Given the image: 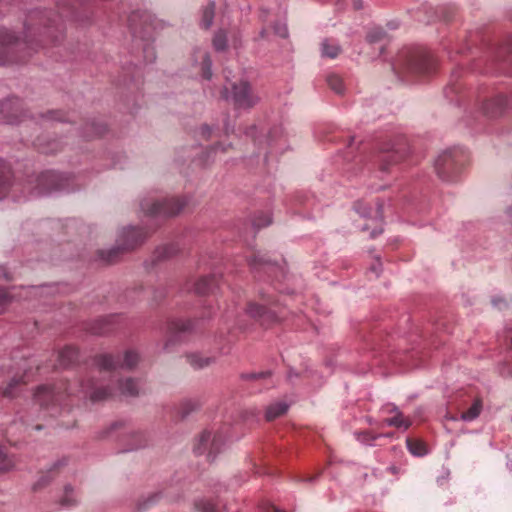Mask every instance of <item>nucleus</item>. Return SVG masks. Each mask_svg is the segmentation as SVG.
I'll use <instances>...</instances> for the list:
<instances>
[{
  "label": "nucleus",
  "mask_w": 512,
  "mask_h": 512,
  "mask_svg": "<svg viewBox=\"0 0 512 512\" xmlns=\"http://www.w3.org/2000/svg\"><path fill=\"white\" fill-rule=\"evenodd\" d=\"M51 12L34 10L31 11L26 18L25 37L20 40L8 29H0V65L21 62L22 58H17L14 53L20 50L27 49L29 51H37L40 47L38 42L35 41L36 32L39 31L40 26H44L47 34L53 35L52 42L56 43L63 37V30L60 25L56 23V19L51 17Z\"/></svg>",
  "instance_id": "f257e3e1"
},
{
  "label": "nucleus",
  "mask_w": 512,
  "mask_h": 512,
  "mask_svg": "<svg viewBox=\"0 0 512 512\" xmlns=\"http://www.w3.org/2000/svg\"><path fill=\"white\" fill-rule=\"evenodd\" d=\"M148 234L142 228L127 227L120 233L117 243L109 250H99L97 255L98 259L106 265L117 263L124 254L132 251L140 246Z\"/></svg>",
  "instance_id": "f03ea898"
},
{
  "label": "nucleus",
  "mask_w": 512,
  "mask_h": 512,
  "mask_svg": "<svg viewBox=\"0 0 512 512\" xmlns=\"http://www.w3.org/2000/svg\"><path fill=\"white\" fill-rule=\"evenodd\" d=\"M187 203L188 201L184 197H172L156 201L144 199L141 201L140 207L147 216L172 217L179 214Z\"/></svg>",
  "instance_id": "7ed1b4c3"
},
{
  "label": "nucleus",
  "mask_w": 512,
  "mask_h": 512,
  "mask_svg": "<svg viewBox=\"0 0 512 512\" xmlns=\"http://www.w3.org/2000/svg\"><path fill=\"white\" fill-rule=\"evenodd\" d=\"M464 160V153L460 149H449L438 156L435 161V170L443 181H454L459 175Z\"/></svg>",
  "instance_id": "20e7f679"
},
{
  "label": "nucleus",
  "mask_w": 512,
  "mask_h": 512,
  "mask_svg": "<svg viewBox=\"0 0 512 512\" xmlns=\"http://www.w3.org/2000/svg\"><path fill=\"white\" fill-rule=\"evenodd\" d=\"M222 96L226 100H230L236 109H251L259 102V97L247 81L232 83L231 91L224 88Z\"/></svg>",
  "instance_id": "39448f33"
},
{
  "label": "nucleus",
  "mask_w": 512,
  "mask_h": 512,
  "mask_svg": "<svg viewBox=\"0 0 512 512\" xmlns=\"http://www.w3.org/2000/svg\"><path fill=\"white\" fill-rule=\"evenodd\" d=\"M400 61L407 72L419 75L429 73L434 66L431 55L421 48L403 51Z\"/></svg>",
  "instance_id": "423d86ee"
},
{
  "label": "nucleus",
  "mask_w": 512,
  "mask_h": 512,
  "mask_svg": "<svg viewBox=\"0 0 512 512\" xmlns=\"http://www.w3.org/2000/svg\"><path fill=\"white\" fill-rule=\"evenodd\" d=\"M139 354L134 350H127L124 359L121 361L120 356L112 354H101L95 357L94 363L100 371H111L118 368L131 370L139 363Z\"/></svg>",
  "instance_id": "0eeeda50"
},
{
  "label": "nucleus",
  "mask_w": 512,
  "mask_h": 512,
  "mask_svg": "<svg viewBox=\"0 0 512 512\" xmlns=\"http://www.w3.org/2000/svg\"><path fill=\"white\" fill-rule=\"evenodd\" d=\"M223 445L224 441L220 434H213L211 431L204 430L197 439L193 450L197 455L207 453V460L213 462Z\"/></svg>",
  "instance_id": "6e6552de"
},
{
  "label": "nucleus",
  "mask_w": 512,
  "mask_h": 512,
  "mask_svg": "<svg viewBox=\"0 0 512 512\" xmlns=\"http://www.w3.org/2000/svg\"><path fill=\"white\" fill-rule=\"evenodd\" d=\"M24 116V110L19 98H7L0 103V122L17 124Z\"/></svg>",
  "instance_id": "1a4fd4ad"
},
{
  "label": "nucleus",
  "mask_w": 512,
  "mask_h": 512,
  "mask_svg": "<svg viewBox=\"0 0 512 512\" xmlns=\"http://www.w3.org/2000/svg\"><path fill=\"white\" fill-rule=\"evenodd\" d=\"M62 186V176L55 171H45L37 177V188L39 193H47L53 190H58Z\"/></svg>",
  "instance_id": "9d476101"
},
{
  "label": "nucleus",
  "mask_w": 512,
  "mask_h": 512,
  "mask_svg": "<svg viewBox=\"0 0 512 512\" xmlns=\"http://www.w3.org/2000/svg\"><path fill=\"white\" fill-rule=\"evenodd\" d=\"M83 391L89 395L91 402H101L113 397V390L109 386H97L96 383L89 379L86 383L82 384Z\"/></svg>",
  "instance_id": "9b49d317"
},
{
  "label": "nucleus",
  "mask_w": 512,
  "mask_h": 512,
  "mask_svg": "<svg viewBox=\"0 0 512 512\" xmlns=\"http://www.w3.org/2000/svg\"><path fill=\"white\" fill-rule=\"evenodd\" d=\"M249 265L255 273L264 272L269 276L281 270L280 266L276 262H273L261 255H254L249 260Z\"/></svg>",
  "instance_id": "f8f14e48"
},
{
  "label": "nucleus",
  "mask_w": 512,
  "mask_h": 512,
  "mask_svg": "<svg viewBox=\"0 0 512 512\" xmlns=\"http://www.w3.org/2000/svg\"><path fill=\"white\" fill-rule=\"evenodd\" d=\"M34 401L41 407H48L50 404L59 402L60 396L52 387L41 385L37 387L34 393Z\"/></svg>",
  "instance_id": "ddd939ff"
},
{
  "label": "nucleus",
  "mask_w": 512,
  "mask_h": 512,
  "mask_svg": "<svg viewBox=\"0 0 512 512\" xmlns=\"http://www.w3.org/2000/svg\"><path fill=\"white\" fill-rule=\"evenodd\" d=\"M507 107L508 99L504 95H497L484 103L483 111L487 116L494 118L501 115Z\"/></svg>",
  "instance_id": "4468645a"
},
{
  "label": "nucleus",
  "mask_w": 512,
  "mask_h": 512,
  "mask_svg": "<svg viewBox=\"0 0 512 512\" xmlns=\"http://www.w3.org/2000/svg\"><path fill=\"white\" fill-rule=\"evenodd\" d=\"M67 464L65 458L57 460L48 470L43 473L33 485V490H39L47 486L55 477V473Z\"/></svg>",
  "instance_id": "2eb2a0df"
},
{
  "label": "nucleus",
  "mask_w": 512,
  "mask_h": 512,
  "mask_svg": "<svg viewBox=\"0 0 512 512\" xmlns=\"http://www.w3.org/2000/svg\"><path fill=\"white\" fill-rule=\"evenodd\" d=\"M219 285V277L208 275L199 278L194 284V291L198 295H206L213 292Z\"/></svg>",
  "instance_id": "dca6fc26"
},
{
  "label": "nucleus",
  "mask_w": 512,
  "mask_h": 512,
  "mask_svg": "<svg viewBox=\"0 0 512 512\" xmlns=\"http://www.w3.org/2000/svg\"><path fill=\"white\" fill-rule=\"evenodd\" d=\"M246 312L252 318L260 320L262 324H266L275 318L274 313L266 306L255 303H250L246 308Z\"/></svg>",
  "instance_id": "f3484780"
},
{
  "label": "nucleus",
  "mask_w": 512,
  "mask_h": 512,
  "mask_svg": "<svg viewBox=\"0 0 512 512\" xmlns=\"http://www.w3.org/2000/svg\"><path fill=\"white\" fill-rule=\"evenodd\" d=\"M114 316L104 317L96 320L90 328L95 335H105L113 331Z\"/></svg>",
  "instance_id": "a211bd4d"
},
{
  "label": "nucleus",
  "mask_w": 512,
  "mask_h": 512,
  "mask_svg": "<svg viewBox=\"0 0 512 512\" xmlns=\"http://www.w3.org/2000/svg\"><path fill=\"white\" fill-rule=\"evenodd\" d=\"M403 159V155L396 151H388L381 155L380 158V170L383 172H388L390 166L399 163Z\"/></svg>",
  "instance_id": "6ab92c4d"
},
{
  "label": "nucleus",
  "mask_w": 512,
  "mask_h": 512,
  "mask_svg": "<svg viewBox=\"0 0 512 512\" xmlns=\"http://www.w3.org/2000/svg\"><path fill=\"white\" fill-rule=\"evenodd\" d=\"M78 359V350L74 347L63 348L58 355L59 365L62 367H68L75 363Z\"/></svg>",
  "instance_id": "aec40b11"
},
{
  "label": "nucleus",
  "mask_w": 512,
  "mask_h": 512,
  "mask_svg": "<svg viewBox=\"0 0 512 512\" xmlns=\"http://www.w3.org/2000/svg\"><path fill=\"white\" fill-rule=\"evenodd\" d=\"M288 404L286 402H276L269 405L265 412V419L267 421H273L280 416L284 415L288 411Z\"/></svg>",
  "instance_id": "412c9836"
},
{
  "label": "nucleus",
  "mask_w": 512,
  "mask_h": 512,
  "mask_svg": "<svg viewBox=\"0 0 512 512\" xmlns=\"http://www.w3.org/2000/svg\"><path fill=\"white\" fill-rule=\"evenodd\" d=\"M187 361L194 369H202L215 362L214 357H204L197 353L187 355Z\"/></svg>",
  "instance_id": "4be33fe9"
},
{
  "label": "nucleus",
  "mask_w": 512,
  "mask_h": 512,
  "mask_svg": "<svg viewBox=\"0 0 512 512\" xmlns=\"http://www.w3.org/2000/svg\"><path fill=\"white\" fill-rule=\"evenodd\" d=\"M119 389L122 395L129 397H136L139 395L138 384L133 378H126L119 381Z\"/></svg>",
  "instance_id": "5701e85b"
},
{
  "label": "nucleus",
  "mask_w": 512,
  "mask_h": 512,
  "mask_svg": "<svg viewBox=\"0 0 512 512\" xmlns=\"http://www.w3.org/2000/svg\"><path fill=\"white\" fill-rule=\"evenodd\" d=\"M179 252V248L176 244H167L158 247L154 252V258L156 261L167 260L175 256Z\"/></svg>",
  "instance_id": "b1692460"
},
{
  "label": "nucleus",
  "mask_w": 512,
  "mask_h": 512,
  "mask_svg": "<svg viewBox=\"0 0 512 512\" xmlns=\"http://www.w3.org/2000/svg\"><path fill=\"white\" fill-rule=\"evenodd\" d=\"M11 180L10 167L0 160V199L5 195Z\"/></svg>",
  "instance_id": "393cba45"
},
{
  "label": "nucleus",
  "mask_w": 512,
  "mask_h": 512,
  "mask_svg": "<svg viewBox=\"0 0 512 512\" xmlns=\"http://www.w3.org/2000/svg\"><path fill=\"white\" fill-rule=\"evenodd\" d=\"M393 411L396 412V415L392 418L385 419L384 423L387 426H393L397 428H403L404 430L408 429L411 425V422L407 419H404L402 417L401 412L398 411V409L395 407L393 408Z\"/></svg>",
  "instance_id": "a878e982"
},
{
  "label": "nucleus",
  "mask_w": 512,
  "mask_h": 512,
  "mask_svg": "<svg viewBox=\"0 0 512 512\" xmlns=\"http://www.w3.org/2000/svg\"><path fill=\"white\" fill-rule=\"evenodd\" d=\"M409 452L415 456H424L427 453L425 444L420 440L410 439L406 440Z\"/></svg>",
  "instance_id": "bb28decb"
},
{
  "label": "nucleus",
  "mask_w": 512,
  "mask_h": 512,
  "mask_svg": "<svg viewBox=\"0 0 512 512\" xmlns=\"http://www.w3.org/2000/svg\"><path fill=\"white\" fill-rule=\"evenodd\" d=\"M322 56L329 58H336L341 52V48L338 44L331 43L328 39H325L322 44Z\"/></svg>",
  "instance_id": "cd10ccee"
},
{
  "label": "nucleus",
  "mask_w": 512,
  "mask_h": 512,
  "mask_svg": "<svg viewBox=\"0 0 512 512\" xmlns=\"http://www.w3.org/2000/svg\"><path fill=\"white\" fill-rule=\"evenodd\" d=\"M481 410L482 402L481 400L477 399L467 411L462 413L461 418L465 421H472L479 416Z\"/></svg>",
  "instance_id": "c85d7f7f"
},
{
  "label": "nucleus",
  "mask_w": 512,
  "mask_h": 512,
  "mask_svg": "<svg viewBox=\"0 0 512 512\" xmlns=\"http://www.w3.org/2000/svg\"><path fill=\"white\" fill-rule=\"evenodd\" d=\"M201 407V403L195 399H187L181 403L180 413L182 418L187 417L191 412L198 410Z\"/></svg>",
  "instance_id": "c756f323"
},
{
  "label": "nucleus",
  "mask_w": 512,
  "mask_h": 512,
  "mask_svg": "<svg viewBox=\"0 0 512 512\" xmlns=\"http://www.w3.org/2000/svg\"><path fill=\"white\" fill-rule=\"evenodd\" d=\"M213 47L216 51H224L227 48V35L224 31L220 30L215 33L213 37Z\"/></svg>",
  "instance_id": "7c9ffc66"
},
{
  "label": "nucleus",
  "mask_w": 512,
  "mask_h": 512,
  "mask_svg": "<svg viewBox=\"0 0 512 512\" xmlns=\"http://www.w3.org/2000/svg\"><path fill=\"white\" fill-rule=\"evenodd\" d=\"M14 467V460L0 448V472H9Z\"/></svg>",
  "instance_id": "2f4dec72"
},
{
  "label": "nucleus",
  "mask_w": 512,
  "mask_h": 512,
  "mask_svg": "<svg viewBox=\"0 0 512 512\" xmlns=\"http://www.w3.org/2000/svg\"><path fill=\"white\" fill-rule=\"evenodd\" d=\"M42 118H44L47 121H58V122H64V121L70 120L68 115L61 110L48 111L46 114L42 115Z\"/></svg>",
  "instance_id": "473e14b6"
},
{
  "label": "nucleus",
  "mask_w": 512,
  "mask_h": 512,
  "mask_svg": "<svg viewBox=\"0 0 512 512\" xmlns=\"http://www.w3.org/2000/svg\"><path fill=\"white\" fill-rule=\"evenodd\" d=\"M193 321L189 319H179L171 323V329L176 332H187L192 330Z\"/></svg>",
  "instance_id": "72a5a7b5"
},
{
  "label": "nucleus",
  "mask_w": 512,
  "mask_h": 512,
  "mask_svg": "<svg viewBox=\"0 0 512 512\" xmlns=\"http://www.w3.org/2000/svg\"><path fill=\"white\" fill-rule=\"evenodd\" d=\"M203 78L210 80L212 77V60L208 53H205L201 63Z\"/></svg>",
  "instance_id": "f704fd0d"
},
{
  "label": "nucleus",
  "mask_w": 512,
  "mask_h": 512,
  "mask_svg": "<svg viewBox=\"0 0 512 512\" xmlns=\"http://www.w3.org/2000/svg\"><path fill=\"white\" fill-rule=\"evenodd\" d=\"M327 83L330 88L337 94H342L344 91L342 79L337 75H330L327 77Z\"/></svg>",
  "instance_id": "c9c22d12"
},
{
  "label": "nucleus",
  "mask_w": 512,
  "mask_h": 512,
  "mask_svg": "<svg viewBox=\"0 0 512 512\" xmlns=\"http://www.w3.org/2000/svg\"><path fill=\"white\" fill-rule=\"evenodd\" d=\"M20 385V379L13 378L3 389L2 395L6 398H14L16 396V389Z\"/></svg>",
  "instance_id": "e433bc0d"
},
{
  "label": "nucleus",
  "mask_w": 512,
  "mask_h": 512,
  "mask_svg": "<svg viewBox=\"0 0 512 512\" xmlns=\"http://www.w3.org/2000/svg\"><path fill=\"white\" fill-rule=\"evenodd\" d=\"M13 296L5 288H0V314L11 304Z\"/></svg>",
  "instance_id": "4c0bfd02"
},
{
  "label": "nucleus",
  "mask_w": 512,
  "mask_h": 512,
  "mask_svg": "<svg viewBox=\"0 0 512 512\" xmlns=\"http://www.w3.org/2000/svg\"><path fill=\"white\" fill-rule=\"evenodd\" d=\"M214 18V3L207 7L203 12L202 26L205 29L210 28Z\"/></svg>",
  "instance_id": "58836bf2"
},
{
  "label": "nucleus",
  "mask_w": 512,
  "mask_h": 512,
  "mask_svg": "<svg viewBox=\"0 0 512 512\" xmlns=\"http://www.w3.org/2000/svg\"><path fill=\"white\" fill-rule=\"evenodd\" d=\"M386 37V32L380 28L372 29L367 34V40L370 43H376L382 41Z\"/></svg>",
  "instance_id": "ea45409f"
},
{
  "label": "nucleus",
  "mask_w": 512,
  "mask_h": 512,
  "mask_svg": "<svg viewBox=\"0 0 512 512\" xmlns=\"http://www.w3.org/2000/svg\"><path fill=\"white\" fill-rule=\"evenodd\" d=\"M271 373L269 371L260 372V373H245L241 375L243 380H257L260 378L269 377Z\"/></svg>",
  "instance_id": "a19ab883"
},
{
  "label": "nucleus",
  "mask_w": 512,
  "mask_h": 512,
  "mask_svg": "<svg viewBox=\"0 0 512 512\" xmlns=\"http://www.w3.org/2000/svg\"><path fill=\"white\" fill-rule=\"evenodd\" d=\"M158 498H159L158 494H153V495L149 496L144 501H142L138 504V510L142 511V510L146 509L150 505L154 504L158 500Z\"/></svg>",
  "instance_id": "79ce46f5"
},
{
  "label": "nucleus",
  "mask_w": 512,
  "mask_h": 512,
  "mask_svg": "<svg viewBox=\"0 0 512 512\" xmlns=\"http://www.w3.org/2000/svg\"><path fill=\"white\" fill-rule=\"evenodd\" d=\"M133 437L137 440V443L133 447L129 448L128 450L138 449V448L144 447L146 445L147 441H146L144 434L137 432V433L133 434Z\"/></svg>",
  "instance_id": "37998d69"
},
{
  "label": "nucleus",
  "mask_w": 512,
  "mask_h": 512,
  "mask_svg": "<svg viewBox=\"0 0 512 512\" xmlns=\"http://www.w3.org/2000/svg\"><path fill=\"white\" fill-rule=\"evenodd\" d=\"M271 222H272L271 217L269 215H265L263 219L262 218L255 219L253 222V225L259 229V228L268 226L269 224H271Z\"/></svg>",
  "instance_id": "c03bdc74"
},
{
  "label": "nucleus",
  "mask_w": 512,
  "mask_h": 512,
  "mask_svg": "<svg viewBox=\"0 0 512 512\" xmlns=\"http://www.w3.org/2000/svg\"><path fill=\"white\" fill-rule=\"evenodd\" d=\"M72 490H73V488H72L70 485L65 486V493H66V496L61 500V504H62L63 506H72V505H75V503H76V502H75L74 500H72V499H70V498L68 497V494H69L70 492H72Z\"/></svg>",
  "instance_id": "a18cd8bd"
},
{
  "label": "nucleus",
  "mask_w": 512,
  "mask_h": 512,
  "mask_svg": "<svg viewBox=\"0 0 512 512\" xmlns=\"http://www.w3.org/2000/svg\"><path fill=\"white\" fill-rule=\"evenodd\" d=\"M381 268H382V263L380 261L379 258L376 259V262L373 263L371 266H370V271L374 272L377 276H379L380 272H381Z\"/></svg>",
  "instance_id": "49530a36"
},
{
  "label": "nucleus",
  "mask_w": 512,
  "mask_h": 512,
  "mask_svg": "<svg viewBox=\"0 0 512 512\" xmlns=\"http://www.w3.org/2000/svg\"><path fill=\"white\" fill-rule=\"evenodd\" d=\"M105 128L101 125L95 126V131L91 134V136H100L104 133Z\"/></svg>",
  "instance_id": "de8ad7c7"
},
{
  "label": "nucleus",
  "mask_w": 512,
  "mask_h": 512,
  "mask_svg": "<svg viewBox=\"0 0 512 512\" xmlns=\"http://www.w3.org/2000/svg\"><path fill=\"white\" fill-rule=\"evenodd\" d=\"M58 9H59L60 15L55 16L57 19L62 18V16H68V14H66L65 8L62 7V3H60V2L58 3Z\"/></svg>",
  "instance_id": "09e8293b"
},
{
  "label": "nucleus",
  "mask_w": 512,
  "mask_h": 512,
  "mask_svg": "<svg viewBox=\"0 0 512 512\" xmlns=\"http://www.w3.org/2000/svg\"><path fill=\"white\" fill-rule=\"evenodd\" d=\"M264 512H284L283 510H280L279 508L273 506V505H267L264 508Z\"/></svg>",
  "instance_id": "8fccbe9b"
},
{
  "label": "nucleus",
  "mask_w": 512,
  "mask_h": 512,
  "mask_svg": "<svg viewBox=\"0 0 512 512\" xmlns=\"http://www.w3.org/2000/svg\"><path fill=\"white\" fill-rule=\"evenodd\" d=\"M201 129H202V134L204 136H206L207 138H209L210 137V133H211L210 127L208 125H203Z\"/></svg>",
  "instance_id": "3c124183"
},
{
  "label": "nucleus",
  "mask_w": 512,
  "mask_h": 512,
  "mask_svg": "<svg viewBox=\"0 0 512 512\" xmlns=\"http://www.w3.org/2000/svg\"><path fill=\"white\" fill-rule=\"evenodd\" d=\"M388 471L393 475H397L400 472V468L395 465H392L388 468Z\"/></svg>",
  "instance_id": "603ef678"
},
{
  "label": "nucleus",
  "mask_w": 512,
  "mask_h": 512,
  "mask_svg": "<svg viewBox=\"0 0 512 512\" xmlns=\"http://www.w3.org/2000/svg\"><path fill=\"white\" fill-rule=\"evenodd\" d=\"M377 214L382 219L383 218V204L377 203Z\"/></svg>",
  "instance_id": "864d4df0"
},
{
  "label": "nucleus",
  "mask_w": 512,
  "mask_h": 512,
  "mask_svg": "<svg viewBox=\"0 0 512 512\" xmlns=\"http://www.w3.org/2000/svg\"><path fill=\"white\" fill-rule=\"evenodd\" d=\"M354 8L359 10L363 7L362 0H354L353 1Z\"/></svg>",
  "instance_id": "5fc2aeb1"
},
{
  "label": "nucleus",
  "mask_w": 512,
  "mask_h": 512,
  "mask_svg": "<svg viewBox=\"0 0 512 512\" xmlns=\"http://www.w3.org/2000/svg\"><path fill=\"white\" fill-rule=\"evenodd\" d=\"M277 33H278L281 37H286V36H287V34H288L286 27H283L282 29H280L279 31H277Z\"/></svg>",
  "instance_id": "6e6d98bb"
},
{
  "label": "nucleus",
  "mask_w": 512,
  "mask_h": 512,
  "mask_svg": "<svg viewBox=\"0 0 512 512\" xmlns=\"http://www.w3.org/2000/svg\"><path fill=\"white\" fill-rule=\"evenodd\" d=\"M171 344H173V341H172L171 339L167 340V341L165 342V344H164L163 349H164L165 351H168V350H169V347H170V345H171Z\"/></svg>",
  "instance_id": "4d7b16f0"
},
{
  "label": "nucleus",
  "mask_w": 512,
  "mask_h": 512,
  "mask_svg": "<svg viewBox=\"0 0 512 512\" xmlns=\"http://www.w3.org/2000/svg\"><path fill=\"white\" fill-rule=\"evenodd\" d=\"M381 233H382V230H381V229H380V230H373V231L371 232V237H372V238H374V237H376L377 235H379V234H381Z\"/></svg>",
  "instance_id": "13d9d810"
},
{
  "label": "nucleus",
  "mask_w": 512,
  "mask_h": 512,
  "mask_svg": "<svg viewBox=\"0 0 512 512\" xmlns=\"http://www.w3.org/2000/svg\"><path fill=\"white\" fill-rule=\"evenodd\" d=\"M135 17H136V14H135V13H133V14L129 17V23H130V26H132V25H133V22H134Z\"/></svg>",
  "instance_id": "bf43d9fd"
},
{
  "label": "nucleus",
  "mask_w": 512,
  "mask_h": 512,
  "mask_svg": "<svg viewBox=\"0 0 512 512\" xmlns=\"http://www.w3.org/2000/svg\"><path fill=\"white\" fill-rule=\"evenodd\" d=\"M492 303L494 306H498V301L496 299H493Z\"/></svg>",
  "instance_id": "052dcab7"
},
{
  "label": "nucleus",
  "mask_w": 512,
  "mask_h": 512,
  "mask_svg": "<svg viewBox=\"0 0 512 512\" xmlns=\"http://www.w3.org/2000/svg\"><path fill=\"white\" fill-rule=\"evenodd\" d=\"M315 479H316V477H314V478H309V479H307V481H314Z\"/></svg>",
  "instance_id": "680f3d73"
},
{
  "label": "nucleus",
  "mask_w": 512,
  "mask_h": 512,
  "mask_svg": "<svg viewBox=\"0 0 512 512\" xmlns=\"http://www.w3.org/2000/svg\"><path fill=\"white\" fill-rule=\"evenodd\" d=\"M66 14H68V16H67V17H69V16H70V17H73V14H70L68 11L66 12Z\"/></svg>",
  "instance_id": "e2e57ef3"
},
{
  "label": "nucleus",
  "mask_w": 512,
  "mask_h": 512,
  "mask_svg": "<svg viewBox=\"0 0 512 512\" xmlns=\"http://www.w3.org/2000/svg\"><path fill=\"white\" fill-rule=\"evenodd\" d=\"M219 147H220V145H216V146H214V147H213V149H215V150H216V149H218Z\"/></svg>",
  "instance_id": "0e129e2a"
}]
</instances>
